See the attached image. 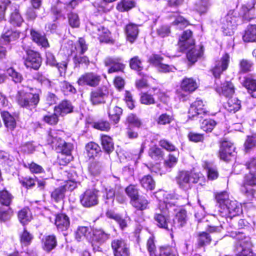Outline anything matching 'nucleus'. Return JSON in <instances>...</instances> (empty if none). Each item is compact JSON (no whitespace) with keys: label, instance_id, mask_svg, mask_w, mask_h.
Returning a JSON list of instances; mask_svg holds the SVG:
<instances>
[{"label":"nucleus","instance_id":"obj_1","mask_svg":"<svg viewBox=\"0 0 256 256\" xmlns=\"http://www.w3.org/2000/svg\"><path fill=\"white\" fill-rule=\"evenodd\" d=\"M169 198L159 204V208L156 210L154 216V220L156 225L162 228L168 230L172 229V223L170 222V214L172 211L176 210L174 208L178 206H184L186 204V200L181 196L176 197L175 196H169Z\"/></svg>","mask_w":256,"mask_h":256},{"label":"nucleus","instance_id":"obj_2","mask_svg":"<svg viewBox=\"0 0 256 256\" xmlns=\"http://www.w3.org/2000/svg\"><path fill=\"white\" fill-rule=\"evenodd\" d=\"M192 35V32L191 30H188L184 31L180 38L178 46L181 52L190 49L186 54L187 58L188 61L194 63L198 58L203 54L204 48L201 46L198 50L193 48L194 40Z\"/></svg>","mask_w":256,"mask_h":256},{"label":"nucleus","instance_id":"obj_3","mask_svg":"<svg viewBox=\"0 0 256 256\" xmlns=\"http://www.w3.org/2000/svg\"><path fill=\"white\" fill-rule=\"evenodd\" d=\"M200 178V174L182 170L179 172L176 180L181 188L187 190L191 188L192 184L198 182Z\"/></svg>","mask_w":256,"mask_h":256},{"label":"nucleus","instance_id":"obj_4","mask_svg":"<svg viewBox=\"0 0 256 256\" xmlns=\"http://www.w3.org/2000/svg\"><path fill=\"white\" fill-rule=\"evenodd\" d=\"M16 100L21 107L31 109L32 108H35L38 103L39 94L19 91L16 95Z\"/></svg>","mask_w":256,"mask_h":256},{"label":"nucleus","instance_id":"obj_5","mask_svg":"<svg viewBox=\"0 0 256 256\" xmlns=\"http://www.w3.org/2000/svg\"><path fill=\"white\" fill-rule=\"evenodd\" d=\"M54 132H50L48 137V144L54 146L58 152L66 155H70L73 148V146L70 143L66 142L64 141L55 136Z\"/></svg>","mask_w":256,"mask_h":256},{"label":"nucleus","instance_id":"obj_6","mask_svg":"<svg viewBox=\"0 0 256 256\" xmlns=\"http://www.w3.org/2000/svg\"><path fill=\"white\" fill-rule=\"evenodd\" d=\"M234 10H230L228 14L220 20V24L223 32L226 35H230L236 27L237 17L234 14Z\"/></svg>","mask_w":256,"mask_h":256},{"label":"nucleus","instance_id":"obj_7","mask_svg":"<svg viewBox=\"0 0 256 256\" xmlns=\"http://www.w3.org/2000/svg\"><path fill=\"white\" fill-rule=\"evenodd\" d=\"M81 204L84 207L90 208L98 204V191L94 189L86 190L80 196Z\"/></svg>","mask_w":256,"mask_h":256},{"label":"nucleus","instance_id":"obj_8","mask_svg":"<svg viewBox=\"0 0 256 256\" xmlns=\"http://www.w3.org/2000/svg\"><path fill=\"white\" fill-rule=\"evenodd\" d=\"M242 190L248 194V196H256V173L250 172L246 175Z\"/></svg>","mask_w":256,"mask_h":256},{"label":"nucleus","instance_id":"obj_9","mask_svg":"<svg viewBox=\"0 0 256 256\" xmlns=\"http://www.w3.org/2000/svg\"><path fill=\"white\" fill-rule=\"evenodd\" d=\"M101 80L100 76L94 72H86L81 75L77 80L79 86H88L96 87L98 85Z\"/></svg>","mask_w":256,"mask_h":256},{"label":"nucleus","instance_id":"obj_10","mask_svg":"<svg viewBox=\"0 0 256 256\" xmlns=\"http://www.w3.org/2000/svg\"><path fill=\"white\" fill-rule=\"evenodd\" d=\"M111 246L114 256H128L130 254L128 245L122 238L112 240Z\"/></svg>","mask_w":256,"mask_h":256},{"label":"nucleus","instance_id":"obj_11","mask_svg":"<svg viewBox=\"0 0 256 256\" xmlns=\"http://www.w3.org/2000/svg\"><path fill=\"white\" fill-rule=\"evenodd\" d=\"M27 57L24 64L27 68L38 70L41 65L42 60L40 54L32 50H26Z\"/></svg>","mask_w":256,"mask_h":256},{"label":"nucleus","instance_id":"obj_12","mask_svg":"<svg viewBox=\"0 0 256 256\" xmlns=\"http://www.w3.org/2000/svg\"><path fill=\"white\" fill-rule=\"evenodd\" d=\"M110 234L104 232L102 230H96L93 232V238L92 245L94 250L100 251V246L104 244L109 238Z\"/></svg>","mask_w":256,"mask_h":256},{"label":"nucleus","instance_id":"obj_13","mask_svg":"<svg viewBox=\"0 0 256 256\" xmlns=\"http://www.w3.org/2000/svg\"><path fill=\"white\" fill-rule=\"evenodd\" d=\"M219 211L222 216L232 218L238 215L241 212V208L236 201L230 200Z\"/></svg>","mask_w":256,"mask_h":256},{"label":"nucleus","instance_id":"obj_14","mask_svg":"<svg viewBox=\"0 0 256 256\" xmlns=\"http://www.w3.org/2000/svg\"><path fill=\"white\" fill-rule=\"evenodd\" d=\"M108 88L102 86L92 90L90 94V100L92 104H98L104 102V98L108 94Z\"/></svg>","mask_w":256,"mask_h":256},{"label":"nucleus","instance_id":"obj_15","mask_svg":"<svg viewBox=\"0 0 256 256\" xmlns=\"http://www.w3.org/2000/svg\"><path fill=\"white\" fill-rule=\"evenodd\" d=\"M92 36L98 38L100 42H108L110 40V31L104 26L92 25L90 28Z\"/></svg>","mask_w":256,"mask_h":256},{"label":"nucleus","instance_id":"obj_16","mask_svg":"<svg viewBox=\"0 0 256 256\" xmlns=\"http://www.w3.org/2000/svg\"><path fill=\"white\" fill-rule=\"evenodd\" d=\"M234 148L232 144L228 141H223L222 142L219 152L220 159L227 161L230 159V157L234 156Z\"/></svg>","mask_w":256,"mask_h":256},{"label":"nucleus","instance_id":"obj_17","mask_svg":"<svg viewBox=\"0 0 256 256\" xmlns=\"http://www.w3.org/2000/svg\"><path fill=\"white\" fill-rule=\"evenodd\" d=\"M208 112L203 102L200 100H196L190 106L188 110V116L190 118H194L195 116L205 114Z\"/></svg>","mask_w":256,"mask_h":256},{"label":"nucleus","instance_id":"obj_18","mask_svg":"<svg viewBox=\"0 0 256 256\" xmlns=\"http://www.w3.org/2000/svg\"><path fill=\"white\" fill-rule=\"evenodd\" d=\"M104 64L106 66H110L108 70V73L122 71L124 68V65L122 62L120 58H106L104 60Z\"/></svg>","mask_w":256,"mask_h":256},{"label":"nucleus","instance_id":"obj_19","mask_svg":"<svg viewBox=\"0 0 256 256\" xmlns=\"http://www.w3.org/2000/svg\"><path fill=\"white\" fill-rule=\"evenodd\" d=\"M255 4L256 2H249L242 4L239 10L240 16L246 20L252 19L254 15Z\"/></svg>","mask_w":256,"mask_h":256},{"label":"nucleus","instance_id":"obj_20","mask_svg":"<svg viewBox=\"0 0 256 256\" xmlns=\"http://www.w3.org/2000/svg\"><path fill=\"white\" fill-rule=\"evenodd\" d=\"M230 56L228 54H225L220 61L216 62L212 72L215 78H219L220 74L228 68Z\"/></svg>","mask_w":256,"mask_h":256},{"label":"nucleus","instance_id":"obj_21","mask_svg":"<svg viewBox=\"0 0 256 256\" xmlns=\"http://www.w3.org/2000/svg\"><path fill=\"white\" fill-rule=\"evenodd\" d=\"M124 31L127 40L130 43L134 42L139 32L138 26L132 23L128 24L126 26Z\"/></svg>","mask_w":256,"mask_h":256},{"label":"nucleus","instance_id":"obj_22","mask_svg":"<svg viewBox=\"0 0 256 256\" xmlns=\"http://www.w3.org/2000/svg\"><path fill=\"white\" fill-rule=\"evenodd\" d=\"M74 106L72 102L67 100H64L61 102L58 105L54 107V110L56 114L64 116L72 112Z\"/></svg>","mask_w":256,"mask_h":256},{"label":"nucleus","instance_id":"obj_23","mask_svg":"<svg viewBox=\"0 0 256 256\" xmlns=\"http://www.w3.org/2000/svg\"><path fill=\"white\" fill-rule=\"evenodd\" d=\"M54 224L58 230H66L70 224L69 218L64 214H58L56 216Z\"/></svg>","mask_w":256,"mask_h":256},{"label":"nucleus","instance_id":"obj_24","mask_svg":"<svg viewBox=\"0 0 256 256\" xmlns=\"http://www.w3.org/2000/svg\"><path fill=\"white\" fill-rule=\"evenodd\" d=\"M30 36L34 42L40 46L46 48L50 46L48 40L44 34L34 30H30Z\"/></svg>","mask_w":256,"mask_h":256},{"label":"nucleus","instance_id":"obj_25","mask_svg":"<svg viewBox=\"0 0 256 256\" xmlns=\"http://www.w3.org/2000/svg\"><path fill=\"white\" fill-rule=\"evenodd\" d=\"M4 124L8 130H13L16 127V122L13 116L6 111L1 112Z\"/></svg>","mask_w":256,"mask_h":256},{"label":"nucleus","instance_id":"obj_26","mask_svg":"<svg viewBox=\"0 0 256 256\" xmlns=\"http://www.w3.org/2000/svg\"><path fill=\"white\" fill-rule=\"evenodd\" d=\"M57 245L56 238L54 235H49L44 236L42 240V248L46 252H50Z\"/></svg>","mask_w":256,"mask_h":256},{"label":"nucleus","instance_id":"obj_27","mask_svg":"<svg viewBox=\"0 0 256 256\" xmlns=\"http://www.w3.org/2000/svg\"><path fill=\"white\" fill-rule=\"evenodd\" d=\"M250 246V243L248 241L239 242L236 246V256H246L252 250Z\"/></svg>","mask_w":256,"mask_h":256},{"label":"nucleus","instance_id":"obj_28","mask_svg":"<svg viewBox=\"0 0 256 256\" xmlns=\"http://www.w3.org/2000/svg\"><path fill=\"white\" fill-rule=\"evenodd\" d=\"M242 39L245 42H252L256 40V24H250L247 26Z\"/></svg>","mask_w":256,"mask_h":256},{"label":"nucleus","instance_id":"obj_29","mask_svg":"<svg viewBox=\"0 0 256 256\" xmlns=\"http://www.w3.org/2000/svg\"><path fill=\"white\" fill-rule=\"evenodd\" d=\"M180 88L184 92H192L198 88L196 82L192 78H184L182 81Z\"/></svg>","mask_w":256,"mask_h":256},{"label":"nucleus","instance_id":"obj_30","mask_svg":"<svg viewBox=\"0 0 256 256\" xmlns=\"http://www.w3.org/2000/svg\"><path fill=\"white\" fill-rule=\"evenodd\" d=\"M240 102L236 98H229L224 105L225 108L232 113H235L240 109Z\"/></svg>","mask_w":256,"mask_h":256},{"label":"nucleus","instance_id":"obj_31","mask_svg":"<svg viewBox=\"0 0 256 256\" xmlns=\"http://www.w3.org/2000/svg\"><path fill=\"white\" fill-rule=\"evenodd\" d=\"M132 205L139 210H144L148 207V202L146 198L142 196H138L134 200H132V201H130Z\"/></svg>","mask_w":256,"mask_h":256},{"label":"nucleus","instance_id":"obj_32","mask_svg":"<svg viewBox=\"0 0 256 256\" xmlns=\"http://www.w3.org/2000/svg\"><path fill=\"white\" fill-rule=\"evenodd\" d=\"M101 144L104 150L108 154L112 152L114 150V144L112 138L106 135L101 136Z\"/></svg>","mask_w":256,"mask_h":256},{"label":"nucleus","instance_id":"obj_33","mask_svg":"<svg viewBox=\"0 0 256 256\" xmlns=\"http://www.w3.org/2000/svg\"><path fill=\"white\" fill-rule=\"evenodd\" d=\"M19 37V34L12 30H8L2 36L0 39V44H7L12 40H14Z\"/></svg>","mask_w":256,"mask_h":256},{"label":"nucleus","instance_id":"obj_34","mask_svg":"<svg viewBox=\"0 0 256 256\" xmlns=\"http://www.w3.org/2000/svg\"><path fill=\"white\" fill-rule=\"evenodd\" d=\"M90 238V231L86 226L79 227L75 234V238L78 241H81L84 238L88 239Z\"/></svg>","mask_w":256,"mask_h":256},{"label":"nucleus","instance_id":"obj_35","mask_svg":"<svg viewBox=\"0 0 256 256\" xmlns=\"http://www.w3.org/2000/svg\"><path fill=\"white\" fill-rule=\"evenodd\" d=\"M18 218L22 224H26L30 222L32 218V214L28 208H24L18 212Z\"/></svg>","mask_w":256,"mask_h":256},{"label":"nucleus","instance_id":"obj_36","mask_svg":"<svg viewBox=\"0 0 256 256\" xmlns=\"http://www.w3.org/2000/svg\"><path fill=\"white\" fill-rule=\"evenodd\" d=\"M122 114V110L117 106H111L108 110V116L110 119L115 124L118 123Z\"/></svg>","mask_w":256,"mask_h":256},{"label":"nucleus","instance_id":"obj_37","mask_svg":"<svg viewBox=\"0 0 256 256\" xmlns=\"http://www.w3.org/2000/svg\"><path fill=\"white\" fill-rule=\"evenodd\" d=\"M212 241L210 234L205 232H200L198 236V248L209 244Z\"/></svg>","mask_w":256,"mask_h":256},{"label":"nucleus","instance_id":"obj_38","mask_svg":"<svg viewBox=\"0 0 256 256\" xmlns=\"http://www.w3.org/2000/svg\"><path fill=\"white\" fill-rule=\"evenodd\" d=\"M10 22L12 25L18 26H20L24 22V20L18 9L15 8L14 11L11 13Z\"/></svg>","mask_w":256,"mask_h":256},{"label":"nucleus","instance_id":"obj_39","mask_svg":"<svg viewBox=\"0 0 256 256\" xmlns=\"http://www.w3.org/2000/svg\"><path fill=\"white\" fill-rule=\"evenodd\" d=\"M243 86L252 97L256 98V80L247 78L244 80Z\"/></svg>","mask_w":256,"mask_h":256},{"label":"nucleus","instance_id":"obj_40","mask_svg":"<svg viewBox=\"0 0 256 256\" xmlns=\"http://www.w3.org/2000/svg\"><path fill=\"white\" fill-rule=\"evenodd\" d=\"M178 207V206L176 204L174 207L176 209V211L178 210L176 214L175 220L178 222L179 224V226L182 227L186 223V210L183 209L178 210L177 208ZM174 212H176V210Z\"/></svg>","mask_w":256,"mask_h":256},{"label":"nucleus","instance_id":"obj_41","mask_svg":"<svg viewBox=\"0 0 256 256\" xmlns=\"http://www.w3.org/2000/svg\"><path fill=\"white\" fill-rule=\"evenodd\" d=\"M215 198L217 204L220 208V210L222 209V207H224V206H226L230 200L229 199L228 194L226 192H222L217 194L216 195Z\"/></svg>","mask_w":256,"mask_h":256},{"label":"nucleus","instance_id":"obj_42","mask_svg":"<svg viewBox=\"0 0 256 256\" xmlns=\"http://www.w3.org/2000/svg\"><path fill=\"white\" fill-rule=\"evenodd\" d=\"M142 186L146 190H152L155 186V182L152 177L150 176H145L140 180Z\"/></svg>","mask_w":256,"mask_h":256},{"label":"nucleus","instance_id":"obj_43","mask_svg":"<svg viewBox=\"0 0 256 256\" xmlns=\"http://www.w3.org/2000/svg\"><path fill=\"white\" fill-rule=\"evenodd\" d=\"M135 4L134 0H122L118 3L116 8L120 12L127 11L134 7Z\"/></svg>","mask_w":256,"mask_h":256},{"label":"nucleus","instance_id":"obj_44","mask_svg":"<svg viewBox=\"0 0 256 256\" xmlns=\"http://www.w3.org/2000/svg\"><path fill=\"white\" fill-rule=\"evenodd\" d=\"M222 94L226 97L231 96L234 92L233 84L230 82H224L221 88Z\"/></svg>","mask_w":256,"mask_h":256},{"label":"nucleus","instance_id":"obj_45","mask_svg":"<svg viewBox=\"0 0 256 256\" xmlns=\"http://www.w3.org/2000/svg\"><path fill=\"white\" fill-rule=\"evenodd\" d=\"M13 198V196L7 190H2L0 191V203L2 205L10 206Z\"/></svg>","mask_w":256,"mask_h":256},{"label":"nucleus","instance_id":"obj_46","mask_svg":"<svg viewBox=\"0 0 256 256\" xmlns=\"http://www.w3.org/2000/svg\"><path fill=\"white\" fill-rule=\"evenodd\" d=\"M210 0H200L196 4V10L200 14L207 12L210 6Z\"/></svg>","mask_w":256,"mask_h":256},{"label":"nucleus","instance_id":"obj_47","mask_svg":"<svg viewBox=\"0 0 256 256\" xmlns=\"http://www.w3.org/2000/svg\"><path fill=\"white\" fill-rule=\"evenodd\" d=\"M216 126V122L212 119L204 120L200 124V128L206 132H211Z\"/></svg>","mask_w":256,"mask_h":256},{"label":"nucleus","instance_id":"obj_48","mask_svg":"<svg viewBox=\"0 0 256 256\" xmlns=\"http://www.w3.org/2000/svg\"><path fill=\"white\" fill-rule=\"evenodd\" d=\"M65 188L60 186L55 189L51 194V197L56 202L62 200L64 196Z\"/></svg>","mask_w":256,"mask_h":256},{"label":"nucleus","instance_id":"obj_49","mask_svg":"<svg viewBox=\"0 0 256 256\" xmlns=\"http://www.w3.org/2000/svg\"><path fill=\"white\" fill-rule=\"evenodd\" d=\"M102 168V164L98 162H93L89 166L88 170L90 172L93 176L98 175Z\"/></svg>","mask_w":256,"mask_h":256},{"label":"nucleus","instance_id":"obj_50","mask_svg":"<svg viewBox=\"0 0 256 256\" xmlns=\"http://www.w3.org/2000/svg\"><path fill=\"white\" fill-rule=\"evenodd\" d=\"M59 114H56L54 110V112L44 116L43 118L44 122L50 125H56L58 122Z\"/></svg>","mask_w":256,"mask_h":256},{"label":"nucleus","instance_id":"obj_51","mask_svg":"<svg viewBox=\"0 0 256 256\" xmlns=\"http://www.w3.org/2000/svg\"><path fill=\"white\" fill-rule=\"evenodd\" d=\"M253 64L248 60L242 59L240 62V72L246 73L252 70Z\"/></svg>","mask_w":256,"mask_h":256},{"label":"nucleus","instance_id":"obj_52","mask_svg":"<svg viewBox=\"0 0 256 256\" xmlns=\"http://www.w3.org/2000/svg\"><path fill=\"white\" fill-rule=\"evenodd\" d=\"M177 252L174 248L162 246L160 248V256H176Z\"/></svg>","mask_w":256,"mask_h":256},{"label":"nucleus","instance_id":"obj_53","mask_svg":"<svg viewBox=\"0 0 256 256\" xmlns=\"http://www.w3.org/2000/svg\"><path fill=\"white\" fill-rule=\"evenodd\" d=\"M68 24L71 27L73 28L79 27L80 22L78 14L70 12L68 14Z\"/></svg>","mask_w":256,"mask_h":256},{"label":"nucleus","instance_id":"obj_54","mask_svg":"<svg viewBox=\"0 0 256 256\" xmlns=\"http://www.w3.org/2000/svg\"><path fill=\"white\" fill-rule=\"evenodd\" d=\"M32 238V234L24 229L20 235V242L22 245L27 246L31 243Z\"/></svg>","mask_w":256,"mask_h":256},{"label":"nucleus","instance_id":"obj_55","mask_svg":"<svg viewBox=\"0 0 256 256\" xmlns=\"http://www.w3.org/2000/svg\"><path fill=\"white\" fill-rule=\"evenodd\" d=\"M7 73L15 83L20 82L23 79L22 75L16 72L13 68H10L8 69Z\"/></svg>","mask_w":256,"mask_h":256},{"label":"nucleus","instance_id":"obj_56","mask_svg":"<svg viewBox=\"0 0 256 256\" xmlns=\"http://www.w3.org/2000/svg\"><path fill=\"white\" fill-rule=\"evenodd\" d=\"M86 150L91 156H96L100 151L98 145L94 142H90L86 146Z\"/></svg>","mask_w":256,"mask_h":256},{"label":"nucleus","instance_id":"obj_57","mask_svg":"<svg viewBox=\"0 0 256 256\" xmlns=\"http://www.w3.org/2000/svg\"><path fill=\"white\" fill-rule=\"evenodd\" d=\"M12 215V210L10 208H0V220L4 222L8 220Z\"/></svg>","mask_w":256,"mask_h":256},{"label":"nucleus","instance_id":"obj_58","mask_svg":"<svg viewBox=\"0 0 256 256\" xmlns=\"http://www.w3.org/2000/svg\"><path fill=\"white\" fill-rule=\"evenodd\" d=\"M94 127L100 130L108 131L110 129V124L106 120H100L94 122Z\"/></svg>","mask_w":256,"mask_h":256},{"label":"nucleus","instance_id":"obj_59","mask_svg":"<svg viewBox=\"0 0 256 256\" xmlns=\"http://www.w3.org/2000/svg\"><path fill=\"white\" fill-rule=\"evenodd\" d=\"M130 66L131 68L138 71L141 70L142 68V62L137 56L130 59Z\"/></svg>","mask_w":256,"mask_h":256},{"label":"nucleus","instance_id":"obj_60","mask_svg":"<svg viewBox=\"0 0 256 256\" xmlns=\"http://www.w3.org/2000/svg\"><path fill=\"white\" fill-rule=\"evenodd\" d=\"M24 166L28 168L32 173L40 174L44 172L43 168L34 162L24 164Z\"/></svg>","mask_w":256,"mask_h":256},{"label":"nucleus","instance_id":"obj_61","mask_svg":"<svg viewBox=\"0 0 256 256\" xmlns=\"http://www.w3.org/2000/svg\"><path fill=\"white\" fill-rule=\"evenodd\" d=\"M125 191L128 196L130 198V201H132V200H134L139 196L138 190L134 186H129L126 188Z\"/></svg>","mask_w":256,"mask_h":256},{"label":"nucleus","instance_id":"obj_62","mask_svg":"<svg viewBox=\"0 0 256 256\" xmlns=\"http://www.w3.org/2000/svg\"><path fill=\"white\" fill-rule=\"evenodd\" d=\"M206 168L207 170L208 176V179L213 180L217 178L218 174L216 168L215 166L206 164Z\"/></svg>","mask_w":256,"mask_h":256},{"label":"nucleus","instance_id":"obj_63","mask_svg":"<svg viewBox=\"0 0 256 256\" xmlns=\"http://www.w3.org/2000/svg\"><path fill=\"white\" fill-rule=\"evenodd\" d=\"M254 146H256V135L248 136L244 143L245 150L248 152Z\"/></svg>","mask_w":256,"mask_h":256},{"label":"nucleus","instance_id":"obj_64","mask_svg":"<svg viewBox=\"0 0 256 256\" xmlns=\"http://www.w3.org/2000/svg\"><path fill=\"white\" fill-rule=\"evenodd\" d=\"M77 52L82 54H84L88 50L87 45L86 44L85 40L83 38H80L76 46Z\"/></svg>","mask_w":256,"mask_h":256}]
</instances>
